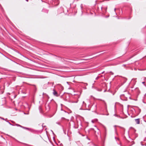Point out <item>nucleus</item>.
Segmentation results:
<instances>
[{"mask_svg":"<svg viewBox=\"0 0 146 146\" xmlns=\"http://www.w3.org/2000/svg\"><path fill=\"white\" fill-rule=\"evenodd\" d=\"M26 1L27 2L28 1V0H26Z\"/></svg>","mask_w":146,"mask_h":146,"instance_id":"obj_29","label":"nucleus"},{"mask_svg":"<svg viewBox=\"0 0 146 146\" xmlns=\"http://www.w3.org/2000/svg\"><path fill=\"white\" fill-rule=\"evenodd\" d=\"M115 133H116V134L117 135V129H116V128H115Z\"/></svg>","mask_w":146,"mask_h":146,"instance_id":"obj_11","label":"nucleus"},{"mask_svg":"<svg viewBox=\"0 0 146 146\" xmlns=\"http://www.w3.org/2000/svg\"><path fill=\"white\" fill-rule=\"evenodd\" d=\"M97 129L98 130H98V128H97Z\"/></svg>","mask_w":146,"mask_h":146,"instance_id":"obj_32","label":"nucleus"},{"mask_svg":"<svg viewBox=\"0 0 146 146\" xmlns=\"http://www.w3.org/2000/svg\"><path fill=\"white\" fill-rule=\"evenodd\" d=\"M115 9H116L115 8V9H114V11H115Z\"/></svg>","mask_w":146,"mask_h":146,"instance_id":"obj_30","label":"nucleus"},{"mask_svg":"<svg viewBox=\"0 0 146 146\" xmlns=\"http://www.w3.org/2000/svg\"><path fill=\"white\" fill-rule=\"evenodd\" d=\"M24 129H27V130H29L30 131H31V129L27 127H25V128H24Z\"/></svg>","mask_w":146,"mask_h":146,"instance_id":"obj_8","label":"nucleus"},{"mask_svg":"<svg viewBox=\"0 0 146 146\" xmlns=\"http://www.w3.org/2000/svg\"><path fill=\"white\" fill-rule=\"evenodd\" d=\"M135 122L137 124H139L140 123V119H135Z\"/></svg>","mask_w":146,"mask_h":146,"instance_id":"obj_4","label":"nucleus"},{"mask_svg":"<svg viewBox=\"0 0 146 146\" xmlns=\"http://www.w3.org/2000/svg\"><path fill=\"white\" fill-rule=\"evenodd\" d=\"M125 82H126V81H127V79H126V78H125Z\"/></svg>","mask_w":146,"mask_h":146,"instance_id":"obj_24","label":"nucleus"},{"mask_svg":"<svg viewBox=\"0 0 146 146\" xmlns=\"http://www.w3.org/2000/svg\"><path fill=\"white\" fill-rule=\"evenodd\" d=\"M83 105L82 106L83 107H85L86 106V104L85 103L84 101H83Z\"/></svg>","mask_w":146,"mask_h":146,"instance_id":"obj_7","label":"nucleus"},{"mask_svg":"<svg viewBox=\"0 0 146 146\" xmlns=\"http://www.w3.org/2000/svg\"><path fill=\"white\" fill-rule=\"evenodd\" d=\"M6 119H7V118H6V119H5V120H5V121H7H7H6Z\"/></svg>","mask_w":146,"mask_h":146,"instance_id":"obj_26","label":"nucleus"},{"mask_svg":"<svg viewBox=\"0 0 146 146\" xmlns=\"http://www.w3.org/2000/svg\"><path fill=\"white\" fill-rule=\"evenodd\" d=\"M16 125L17 126H19V127H22V126L21 125H19V124H16Z\"/></svg>","mask_w":146,"mask_h":146,"instance_id":"obj_12","label":"nucleus"},{"mask_svg":"<svg viewBox=\"0 0 146 146\" xmlns=\"http://www.w3.org/2000/svg\"><path fill=\"white\" fill-rule=\"evenodd\" d=\"M42 12H45L46 13H48V10H47L45 9H43L42 10Z\"/></svg>","mask_w":146,"mask_h":146,"instance_id":"obj_6","label":"nucleus"},{"mask_svg":"<svg viewBox=\"0 0 146 146\" xmlns=\"http://www.w3.org/2000/svg\"><path fill=\"white\" fill-rule=\"evenodd\" d=\"M115 138L116 139H117V140H119V139L118 138H117L116 137H115Z\"/></svg>","mask_w":146,"mask_h":146,"instance_id":"obj_16","label":"nucleus"},{"mask_svg":"<svg viewBox=\"0 0 146 146\" xmlns=\"http://www.w3.org/2000/svg\"><path fill=\"white\" fill-rule=\"evenodd\" d=\"M55 113H54L52 115H49L48 117H52L55 114Z\"/></svg>","mask_w":146,"mask_h":146,"instance_id":"obj_9","label":"nucleus"},{"mask_svg":"<svg viewBox=\"0 0 146 146\" xmlns=\"http://www.w3.org/2000/svg\"><path fill=\"white\" fill-rule=\"evenodd\" d=\"M7 122H8L10 125H13H13H13L11 124V123H10L9 121H7Z\"/></svg>","mask_w":146,"mask_h":146,"instance_id":"obj_14","label":"nucleus"},{"mask_svg":"<svg viewBox=\"0 0 146 146\" xmlns=\"http://www.w3.org/2000/svg\"><path fill=\"white\" fill-rule=\"evenodd\" d=\"M99 78V77L98 76L97 77H96V80H98V78Z\"/></svg>","mask_w":146,"mask_h":146,"instance_id":"obj_17","label":"nucleus"},{"mask_svg":"<svg viewBox=\"0 0 146 146\" xmlns=\"http://www.w3.org/2000/svg\"><path fill=\"white\" fill-rule=\"evenodd\" d=\"M145 83V82H142V83L143 84H144ZM144 85H145V84H144Z\"/></svg>","mask_w":146,"mask_h":146,"instance_id":"obj_20","label":"nucleus"},{"mask_svg":"<svg viewBox=\"0 0 146 146\" xmlns=\"http://www.w3.org/2000/svg\"><path fill=\"white\" fill-rule=\"evenodd\" d=\"M114 115L115 116H117V115L115 114H114Z\"/></svg>","mask_w":146,"mask_h":146,"instance_id":"obj_27","label":"nucleus"},{"mask_svg":"<svg viewBox=\"0 0 146 146\" xmlns=\"http://www.w3.org/2000/svg\"><path fill=\"white\" fill-rule=\"evenodd\" d=\"M80 110H83L84 109H83L82 108H80Z\"/></svg>","mask_w":146,"mask_h":146,"instance_id":"obj_19","label":"nucleus"},{"mask_svg":"<svg viewBox=\"0 0 146 146\" xmlns=\"http://www.w3.org/2000/svg\"><path fill=\"white\" fill-rule=\"evenodd\" d=\"M44 94V93H43V95Z\"/></svg>","mask_w":146,"mask_h":146,"instance_id":"obj_31","label":"nucleus"},{"mask_svg":"<svg viewBox=\"0 0 146 146\" xmlns=\"http://www.w3.org/2000/svg\"><path fill=\"white\" fill-rule=\"evenodd\" d=\"M53 91V94L54 96L56 97H58L59 96V95L58 94L57 92L56 91V90L54 89H53L52 90Z\"/></svg>","mask_w":146,"mask_h":146,"instance_id":"obj_2","label":"nucleus"},{"mask_svg":"<svg viewBox=\"0 0 146 146\" xmlns=\"http://www.w3.org/2000/svg\"><path fill=\"white\" fill-rule=\"evenodd\" d=\"M89 106H90L89 105H88V107L89 108H88V109H86L87 110H91V108H89Z\"/></svg>","mask_w":146,"mask_h":146,"instance_id":"obj_10","label":"nucleus"},{"mask_svg":"<svg viewBox=\"0 0 146 146\" xmlns=\"http://www.w3.org/2000/svg\"><path fill=\"white\" fill-rule=\"evenodd\" d=\"M101 9L102 10L103 9H104L105 10L106 12V9H107V7H101Z\"/></svg>","mask_w":146,"mask_h":146,"instance_id":"obj_5","label":"nucleus"},{"mask_svg":"<svg viewBox=\"0 0 146 146\" xmlns=\"http://www.w3.org/2000/svg\"><path fill=\"white\" fill-rule=\"evenodd\" d=\"M21 127L22 128H23L24 129V128H25V127H23L22 126V127Z\"/></svg>","mask_w":146,"mask_h":146,"instance_id":"obj_18","label":"nucleus"},{"mask_svg":"<svg viewBox=\"0 0 146 146\" xmlns=\"http://www.w3.org/2000/svg\"><path fill=\"white\" fill-rule=\"evenodd\" d=\"M104 72V71H103L102 72V74H103Z\"/></svg>","mask_w":146,"mask_h":146,"instance_id":"obj_22","label":"nucleus"},{"mask_svg":"<svg viewBox=\"0 0 146 146\" xmlns=\"http://www.w3.org/2000/svg\"><path fill=\"white\" fill-rule=\"evenodd\" d=\"M91 129H92V130H94V129H93V128H91Z\"/></svg>","mask_w":146,"mask_h":146,"instance_id":"obj_25","label":"nucleus"},{"mask_svg":"<svg viewBox=\"0 0 146 146\" xmlns=\"http://www.w3.org/2000/svg\"><path fill=\"white\" fill-rule=\"evenodd\" d=\"M62 119H65V118L64 117H62Z\"/></svg>","mask_w":146,"mask_h":146,"instance_id":"obj_23","label":"nucleus"},{"mask_svg":"<svg viewBox=\"0 0 146 146\" xmlns=\"http://www.w3.org/2000/svg\"><path fill=\"white\" fill-rule=\"evenodd\" d=\"M1 119H3V120H5V119H4V118H2H2H1Z\"/></svg>","mask_w":146,"mask_h":146,"instance_id":"obj_21","label":"nucleus"},{"mask_svg":"<svg viewBox=\"0 0 146 146\" xmlns=\"http://www.w3.org/2000/svg\"><path fill=\"white\" fill-rule=\"evenodd\" d=\"M116 126V125H114V126L115 127Z\"/></svg>","mask_w":146,"mask_h":146,"instance_id":"obj_28","label":"nucleus"},{"mask_svg":"<svg viewBox=\"0 0 146 146\" xmlns=\"http://www.w3.org/2000/svg\"><path fill=\"white\" fill-rule=\"evenodd\" d=\"M38 109H39V110L40 111V110H41V106H39V107H38Z\"/></svg>","mask_w":146,"mask_h":146,"instance_id":"obj_13","label":"nucleus"},{"mask_svg":"<svg viewBox=\"0 0 146 146\" xmlns=\"http://www.w3.org/2000/svg\"><path fill=\"white\" fill-rule=\"evenodd\" d=\"M97 108L96 104H93L91 107V110L92 112H96Z\"/></svg>","mask_w":146,"mask_h":146,"instance_id":"obj_1","label":"nucleus"},{"mask_svg":"<svg viewBox=\"0 0 146 146\" xmlns=\"http://www.w3.org/2000/svg\"><path fill=\"white\" fill-rule=\"evenodd\" d=\"M104 135L105 136H106V135L107 130L106 127L104 126Z\"/></svg>","mask_w":146,"mask_h":146,"instance_id":"obj_3","label":"nucleus"},{"mask_svg":"<svg viewBox=\"0 0 146 146\" xmlns=\"http://www.w3.org/2000/svg\"><path fill=\"white\" fill-rule=\"evenodd\" d=\"M56 124H57L59 125H60V123L59 122H56Z\"/></svg>","mask_w":146,"mask_h":146,"instance_id":"obj_15","label":"nucleus"}]
</instances>
